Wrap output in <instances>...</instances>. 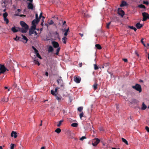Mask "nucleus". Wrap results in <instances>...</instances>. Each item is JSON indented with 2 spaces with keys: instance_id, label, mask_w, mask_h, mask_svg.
Segmentation results:
<instances>
[{
  "instance_id": "69168bd1",
  "label": "nucleus",
  "mask_w": 149,
  "mask_h": 149,
  "mask_svg": "<svg viewBox=\"0 0 149 149\" xmlns=\"http://www.w3.org/2000/svg\"><path fill=\"white\" fill-rule=\"evenodd\" d=\"M34 33L35 34V36L36 35L38 34V33H37V32L36 31H34Z\"/></svg>"
},
{
  "instance_id": "bf43d9fd",
  "label": "nucleus",
  "mask_w": 149,
  "mask_h": 149,
  "mask_svg": "<svg viewBox=\"0 0 149 149\" xmlns=\"http://www.w3.org/2000/svg\"><path fill=\"white\" fill-rule=\"evenodd\" d=\"M45 75L47 77H48V73L47 72H46L45 73Z\"/></svg>"
},
{
  "instance_id": "e433bc0d",
  "label": "nucleus",
  "mask_w": 149,
  "mask_h": 149,
  "mask_svg": "<svg viewBox=\"0 0 149 149\" xmlns=\"http://www.w3.org/2000/svg\"><path fill=\"white\" fill-rule=\"evenodd\" d=\"M32 49L34 50V53L35 54L38 52V51L34 46H32Z\"/></svg>"
},
{
  "instance_id": "7ed1b4c3",
  "label": "nucleus",
  "mask_w": 149,
  "mask_h": 149,
  "mask_svg": "<svg viewBox=\"0 0 149 149\" xmlns=\"http://www.w3.org/2000/svg\"><path fill=\"white\" fill-rule=\"evenodd\" d=\"M0 74L2 73H4L6 71H8V70L6 68L4 65L0 64Z\"/></svg>"
},
{
  "instance_id": "58836bf2",
  "label": "nucleus",
  "mask_w": 149,
  "mask_h": 149,
  "mask_svg": "<svg viewBox=\"0 0 149 149\" xmlns=\"http://www.w3.org/2000/svg\"><path fill=\"white\" fill-rule=\"evenodd\" d=\"M83 107H80L78 108V111L79 112H81L83 109Z\"/></svg>"
},
{
  "instance_id": "864d4df0",
  "label": "nucleus",
  "mask_w": 149,
  "mask_h": 149,
  "mask_svg": "<svg viewBox=\"0 0 149 149\" xmlns=\"http://www.w3.org/2000/svg\"><path fill=\"white\" fill-rule=\"evenodd\" d=\"M143 38H142L141 40V42L142 44L143 45L146 47V44L144 43V42H143Z\"/></svg>"
},
{
  "instance_id": "37998d69",
  "label": "nucleus",
  "mask_w": 149,
  "mask_h": 149,
  "mask_svg": "<svg viewBox=\"0 0 149 149\" xmlns=\"http://www.w3.org/2000/svg\"><path fill=\"white\" fill-rule=\"evenodd\" d=\"M36 27V25H32L31 29H33V30H34L35 29H37Z\"/></svg>"
},
{
  "instance_id": "c03bdc74",
  "label": "nucleus",
  "mask_w": 149,
  "mask_h": 149,
  "mask_svg": "<svg viewBox=\"0 0 149 149\" xmlns=\"http://www.w3.org/2000/svg\"><path fill=\"white\" fill-rule=\"evenodd\" d=\"M4 20L6 22V23L7 24H8L9 22V20L7 18H4Z\"/></svg>"
},
{
  "instance_id": "bb28decb",
  "label": "nucleus",
  "mask_w": 149,
  "mask_h": 149,
  "mask_svg": "<svg viewBox=\"0 0 149 149\" xmlns=\"http://www.w3.org/2000/svg\"><path fill=\"white\" fill-rule=\"evenodd\" d=\"M61 48L60 47H58L56 50V52L55 53V54L57 55H58L59 54V52L60 51Z\"/></svg>"
},
{
  "instance_id": "72a5a7b5",
  "label": "nucleus",
  "mask_w": 149,
  "mask_h": 149,
  "mask_svg": "<svg viewBox=\"0 0 149 149\" xmlns=\"http://www.w3.org/2000/svg\"><path fill=\"white\" fill-rule=\"evenodd\" d=\"M35 54H36V56L38 58H39L40 59H42V58L41 56L39 54L38 52H37V53H36Z\"/></svg>"
},
{
  "instance_id": "b1692460",
  "label": "nucleus",
  "mask_w": 149,
  "mask_h": 149,
  "mask_svg": "<svg viewBox=\"0 0 149 149\" xmlns=\"http://www.w3.org/2000/svg\"><path fill=\"white\" fill-rule=\"evenodd\" d=\"M34 30H33V29H30L29 30V35L31 36L34 33Z\"/></svg>"
},
{
  "instance_id": "cd10ccee",
  "label": "nucleus",
  "mask_w": 149,
  "mask_h": 149,
  "mask_svg": "<svg viewBox=\"0 0 149 149\" xmlns=\"http://www.w3.org/2000/svg\"><path fill=\"white\" fill-rule=\"evenodd\" d=\"M8 98L7 97V98H3L2 99V101L3 102H7L8 101Z\"/></svg>"
},
{
  "instance_id": "4be33fe9",
  "label": "nucleus",
  "mask_w": 149,
  "mask_h": 149,
  "mask_svg": "<svg viewBox=\"0 0 149 149\" xmlns=\"http://www.w3.org/2000/svg\"><path fill=\"white\" fill-rule=\"evenodd\" d=\"M22 39H23L24 40H26L25 43H26L27 42V41H28V39L24 36L22 35Z\"/></svg>"
},
{
  "instance_id": "f3484780",
  "label": "nucleus",
  "mask_w": 149,
  "mask_h": 149,
  "mask_svg": "<svg viewBox=\"0 0 149 149\" xmlns=\"http://www.w3.org/2000/svg\"><path fill=\"white\" fill-rule=\"evenodd\" d=\"M17 30L18 31H19L21 32L22 33H26V31L23 30V29L21 28H18Z\"/></svg>"
},
{
  "instance_id": "13d9d810",
  "label": "nucleus",
  "mask_w": 149,
  "mask_h": 149,
  "mask_svg": "<svg viewBox=\"0 0 149 149\" xmlns=\"http://www.w3.org/2000/svg\"><path fill=\"white\" fill-rule=\"evenodd\" d=\"M58 87H56V88L55 89V91H55V93H56L57 92V90H58Z\"/></svg>"
},
{
  "instance_id": "2eb2a0df",
  "label": "nucleus",
  "mask_w": 149,
  "mask_h": 149,
  "mask_svg": "<svg viewBox=\"0 0 149 149\" xmlns=\"http://www.w3.org/2000/svg\"><path fill=\"white\" fill-rule=\"evenodd\" d=\"M33 62H34L35 64L37 65L38 66L40 65V63L38 61V59L36 60L35 58H33Z\"/></svg>"
},
{
  "instance_id": "aec40b11",
  "label": "nucleus",
  "mask_w": 149,
  "mask_h": 149,
  "mask_svg": "<svg viewBox=\"0 0 149 149\" xmlns=\"http://www.w3.org/2000/svg\"><path fill=\"white\" fill-rule=\"evenodd\" d=\"M121 139L123 142H124L125 144L127 145H128V142L126 139L123 138H121Z\"/></svg>"
},
{
  "instance_id": "9d476101",
  "label": "nucleus",
  "mask_w": 149,
  "mask_h": 149,
  "mask_svg": "<svg viewBox=\"0 0 149 149\" xmlns=\"http://www.w3.org/2000/svg\"><path fill=\"white\" fill-rule=\"evenodd\" d=\"M128 4L127 3L126 1H122L120 5V6L121 7H124V6H128Z\"/></svg>"
},
{
  "instance_id": "f257e3e1",
  "label": "nucleus",
  "mask_w": 149,
  "mask_h": 149,
  "mask_svg": "<svg viewBox=\"0 0 149 149\" xmlns=\"http://www.w3.org/2000/svg\"><path fill=\"white\" fill-rule=\"evenodd\" d=\"M20 23L22 27V28H23V30L25 31L26 32L29 29L28 26L23 21H20Z\"/></svg>"
},
{
  "instance_id": "c9c22d12",
  "label": "nucleus",
  "mask_w": 149,
  "mask_h": 149,
  "mask_svg": "<svg viewBox=\"0 0 149 149\" xmlns=\"http://www.w3.org/2000/svg\"><path fill=\"white\" fill-rule=\"evenodd\" d=\"M69 29L68 28V29L66 30L65 31L64 34V35L65 36H66L68 35V32L69 31Z\"/></svg>"
},
{
  "instance_id": "6e6d98bb",
  "label": "nucleus",
  "mask_w": 149,
  "mask_h": 149,
  "mask_svg": "<svg viewBox=\"0 0 149 149\" xmlns=\"http://www.w3.org/2000/svg\"><path fill=\"white\" fill-rule=\"evenodd\" d=\"M145 129L148 132H149V127H148V126H146L145 127Z\"/></svg>"
},
{
  "instance_id": "9b49d317",
  "label": "nucleus",
  "mask_w": 149,
  "mask_h": 149,
  "mask_svg": "<svg viewBox=\"0 0 149 149\" xmlns=\"http://www.w3.org/2000/svg\"><path fill=\"white\" fill-rule=\"evenodd\" d=\"M17 132H16L13 131L11 132V137L14 136V138H16L17 137Z\"/></svg>"
},
{
  "instance_id": "4d7b16f0",
  "label": "nucleus",
  "mask_w": 149,
  "mask_h": 149,
  "mask_svg": "<svg viewBox=\"0 0 149 149\" xmlns=\"http://www.w3.org/2000/svg\"><path fill=\"white\" fill-rule=\"evenodd\" d=\"M123 61L125 62H127V60L126 58H124L123 59Z\"/></svg>"
},
{
  "instance_id": "de8ad7c7",
  "label": "nucleus",
  "mask_w": 149,
  "mask_h": 149,
  "mask_svg": "<svg viewBox=\"0 0 149 149\" xmlns=\"http://www.w3.org/2000/svg\"><path fill=\"white\" fill-rule=\"evenodd\" d=\"M15 144L12 143L10 145V149H14Z\"/></svg>"
},
{
  "instance_id": "a18cd8bd",
  "label": "nucleus",
  "mask_w": 149,
  "mask_h": 149,
  "mask_svg": "<svg viewBox=\"0 0 149 149\" xmlns=\"http://www.w3.org/2000/svg\"><path fill=\"white\" fill-rule=\"evenodd\" d=\"M8 14L7 13H5L3 15V16L4 18H7L6 17L8 16Z\"/></svg>"
},
{
  "instance_id": "4c0bfd02",
  "label": "nucleus",
  "mask_w": 149,
  "mask_h": 149,
  "mask_svg": "<svg viewBox=\"0 0 149 149\" xmlns=\"http://www.w3.org/2000/svg\"><path fill=\"white\" fill-rule=\"evenodd\" d=\"M63 120H60L59 121V123L57 125V126L58 127H59L60 125H61V123L62 122H63Z\"/></svg>"
},
{
  "instance_id": "6e6552de",
  "label": "nucleus",
  "mask_w": 149,
  "mask_h": 149,
  "mask_svg": "<svg viewBox=\"0 0 149 149\" xmlns=\"http://www.w3.org/2000/svg\"><path fill=\"white\" fill-rule=\"evenodd\" d=\"M74 81L77 83H79L80 82L81 78L79 77H74Z\"/></svg>"
},
{
  "instance_id": "473e14b6",
  "label": "nucleus",
  "mask_w": 149,
  "mask_h": 149,
  "mask_svg": "<svg viewBox=\"0 0 149 149\" xmlns=\"http://www.w3.org/2000/svg\"><path fill=\"white\" fill-rule=\"evenodd\" d=\"M67 38H66V37L65 36H64V37L62 40V41H63V42L64 43V44H65L66 43V42H65V40H67Z\"/></svg>"
},
{
  "instance_id": "2f4dec72",
  "label": "nucleus",
  "mask_w": 149,
  "mask_h": 149,
  "mask_svg": "<svg viewBox=\"0 0 149 149\" xmlns=\"http://www.w3.org/2000/svg\"><path fill=\"white\" fill-rule=\"evenodd\" d=\"M55 91H54L52 90L51 91V94L54 96H56V94L55 93Z\"/></svg>"
},
{
  "instance_id": "7c9ffc66",
  "label": "nucleus",
  "mask_w": 149,
  "mask_h": 149,
  "mask_svg": "<svg viewBox=\"0 0 149 149\" xmlns=\"http://www.w3.org/2000/svg\"><path fill=\"white\" fill-rule=\"evenodd\" d=\"M128 27L131 29H133L135 31H136L137 30L133 26H129Z\"/></svg>"
},
{
  "instance_id": "f704fd0d",
  "label": "nucleus",
  "mask_w": 149,
  "mask_h": 149,
  "mask_svg": "<svg viewBox=\"0 0 149 149\" xmlns=\"http://www.w3.org/2000/svg\"><path fill=\"white\" fill-rule=\"evenodd\" d=\"M20 37H18L16 36V37L15 38H14V39L15 40L17 41H18L20 40Z\"/></svg>"
},
{
  "instance_id": "6ab92c4d",
  "label": "nucleus",
  "mask_w": 149,
  "mask_h": 149,
  "mask_svg": "<svg viewBox=\"0 0 149 149\" xmlns=\"http://www.w3.org/2000/svg\"><path fill=\"white\" fill-rule=\"evenodd\" d=\"M11 30L14 33H16L18 31V30L16 29L15 26L12 27L11 28Z\"/></svg>"
},
{
  "instance_id": "c85d7f7f",
  "label": "nucleus",
  "mask_w": 149,
  "mask_h": 149,
  "mask_svg": "<svg viewBox=\"0 0 149 149\" xmlns=\"http://www.w3.org/2000/svg\"><path fill=\"white\" fill-rule=\"evenodd\" d=\"M61 131V130L59 128H57L55 130V132L59 134Z\"/></svg>"
},
{
  "instance_id": "052dcab7",
  "label": "nucleus",
  "mask_w": 149,
  "mask_h": 149,
  "mask_svg": "<svg viewBox=\"0 0 149 149\" xmlns=\"http://www.w3.org/2000/svg\"><path fill=\"white\" fill-rule=\"evenodd\" d=\"M19 16L20 17H26V15H20Z\"/></svg>"
},
{
  "instance_id": "09e8293b",
  "label": "nucleus",
  "mask_w": 149,
  "mask_h": 149,
  "mask_svg": "<svg viewBox=\"0 0 149 149\" xmlns=\"http://www.w3.org/2000/svg\"><path fill=\"white\" fill-rule=\"evenodd\" d=\"M84 113L83 112H82L81 113H80L79 114V117L81 119L83 116Z\"/></svg>"
},
{
  "instance_id": "3c124183",
  "label": "nucleus",
  "mask_w": 149,
  "mask_h": 149,
  "mask_svg": "<svg viewBox=\"0 0 149 149\" xmlns=\"http://www.w3.org/2000/svg\"><path fill=\"white\" fill-rule=\"evenodd\" d=\"M41 17H42L43 18V19L45 18V17H44L42 16V12H41L39 18H40V19Z\"/></svg>"
},
{
  "instance_id": "dca6fc26",
  "label": "nucleus",
  "mask_w": 149,
  "mask_h": 149,
  "mask_svg": "<svg viewBox=\"0 0 149 149\" xmlns=\"http://www.w3.org/2000/svg\"><path fill=\"white\" fill-rule=\"evenodd\" d=\"M39 21L38 20L34 19L32 22V25H36V24H37L39 22Z\"/></svg>"
},
{
  "instance_id": "f8f14e48",
  "label": "nucleus",
  "mask_w": 149,
  "mask_h": 149,
  "mask_svg": "<svg viewBox=\"0 0 149 149\" xmlns=\"http://www.w3.org/2000/svg\"><path fill=\"white\" fill-rule=\"evenodd\" d=\"M33 6L32 3H28V8L29 9L33 10Z\"/></svg>"
},
{
  "instance_id": "393cba45",
  "label": "nucleus",
  "mask_w": 149,
  "mask_h": 149,
  "mask_svg": "<svg viewBox=\"0 0 149 149\" xmlns=\"http://www.w3.org/2000/svg\"><path fill=\"white\" fill-rule=\"evenodd\" d=\"M56 97V99L59 102H60L61 100V99L62 98L61 97H58L57 95L56 96H55Z\"/></svg>"
},
{
  "instance_id": "a878e982",
  "label": "nucleus",
  "mask_w": 149,
  "mask_h": 149,
  "mask_svg": "<svg viewBox=\"0 0 149 149\" xmlns=\"http://www.w3.org/2000/svg\"><path fill=\"white\" fill-rule=\"evenodd\" d=\"M78 124L76 123H72L71 125L72 126L74 127H77L78 126Z\"/></svg>"
},
{
  "instance_id": "5fc2aeb1",
  "label": "nucleus",
  "mask_w": 149,
  "mask_h": 149,
  "mask_svg": "<svg viewBox=\"0 0 149 149\" xmlns=\"http://www.w3.org/2000/svg\"><path fill=\"white\" fill-rule=\"evenodd\" d=\"M143 3L146 5H148L149 4V2L148 1H143Z\"/></svg>"
},
{
  "instance_id": "e2e57ef3",
  "label": "nucleus",
  "mask_w": 149,
  "mask_h": 149,
  "mask_svg": "<svg viewBox=\"0 0 149 149\" xmlns=\"http://www.w3.org/2000/svg\"><path fill=\"white\" fill-rule=\"evenodd\" d=\"M79 66L80 67H82V63H79Z\"/></svg>"
},
{
  "instance_id": "49530a36",
  "label": "nucleus",
  "mask_w": 149,
  "mask_h": 149,
  "mask_svg": "<svg viewBox=\"0 0 149 149\" xmlns=\"http://www.w3.org/2000/svg\"><path fill=\"white\" fill-rule=\"evenodd\" d=\"M48 23L49 25H51L53 24L54 22L52 20H49Z\"/></svg>"
},
{
  "instance_id": "c756f323",
  "label": "nucleus",
  "mask_w": 149,
  "mask_h": 149,
  "mask_svg": "<svg viewBox=\"0 0 149 149\" xmlns=\"http://www.w3.org/2000/svg\"><path fill=\"white\" fill-rule=\"evenodd\" d=\"M109 63H105L103 64L105 68H108L109 66Z\"/></svg>"
},
{
  "instance_id": "79ce46f5",
  "label": "nucleus",
  "mask_w": 149,
  "mask_h": 149,
  "mask_svg": "<svg viewBox=\"0 0 149 149\" xmlns=\"http://www.w3.org/2000/svg\"><path fill=\"white\" fill-rule=\"evenodd\" d=\"M36 20H38V21H40V18H39V17H38V14L37 13H36Z\"/></svg>"
},
{
  "instance_id": "4468645a",
  "label": "nucleus",
  "mask_w": 149,
  "mask_h": 149,
  "mask_svg": "<svg viewBox=\"0 0 149 149\" xmlns=\"http://www.w3.org/2000/svg\"><path fill=\"white\" fill-rule=\"evenodd\" d=\"M135 26L138 29H140L143 26V25L142 24H140V23L139 22L136 24Z\"/></svg>"
},
{
  "instance_id": "603ef678",
  "label": "nucleus",
  "mask_w": 149,
  "mask_h": 149,
  "mask_svg": "<svg viewBox=\"0 0 149 149\" xmlns=\"http://www.w3.org/2000/svg\"><path fill=\"white\" fill-rule=\"evenodd\" d=\"M86 138L85 136H83L80 138L79 139L80 140L82 141L83 140Z\"/></svg>"
},
{
  "instance_id": "412c9836",
  "label": "nucleus",
  "mask_w": 149,
  "mask_h": 149,
  "mask_svg": "<svg viewBox=\"0 0 149 149\" xmlns=\"http://www.w3.org/2000/svg\"><path fill=\"white\" fill-rule=\"evenodd\" d=\"M95 46L96 47V48H97V49H102V47L101 45L99 44H97L95 45Z\"/></svg>"
},
{
  "instance_id": "ea45409f",
  "label": "nucleus",
  "mask_w": 149,
  "mask_h": 149,
  "mask_svg": "<svg viewBox=\"0 0 149 149\" xmlns=\"http://www.w3.org/2000/svg\"><path fill=\"white\" fill-rule=\"evenodd\" d=\"M139 8H146L145 6L144 5H143V4H141V5H139Z\"/></svg>"
},
{
  "instance_id": "0eeeda50",
  "label": "nucleus",
  "mask_w": 149,
  "mask_h": 149,
  "mask_svg": "<svg viewBox=\"0 0 149 149\" xmlns=\"http://www.w3.org/2000/svg\"><path fill=\"white\" fill-rule=\"evenodd\" d=\"M118 15L121 16L122 17H123L124 15L125 14V13L123 10L121 8H118Z\"/></svg>"
},
{
  "instance_id": "423d86ee",
  "label": "nucleus",
  "mask_w": 149,
  "mask_h": 149,
  "mask_svg": "<svg viewBox=\"0 0 149 149\" xmlns=\"http://www.w3.org/2000/svg\"><path fill=\"white\" fill-rule=\"evenodd\" d=\"M12 63L11 62V61L9 60L7 61L6 63V66L8 68H13V66Z\"/></svg>"
},
{
  "instance_id": "1a4fd4ad",
  "label": "nucleus",
  "mask_w": 149,
  "mask_h": 149,
  "mask_svg": "<svg viewBox=\"0 0 149 149\" xmlns=\"http://www.w3.org/2000/svg\"><path fill=\"white\" fill-rule=\"evenodd\" d=\"M52 44L54 48H58L59 47V45L58 43L54 41H52Z\"/></svg>"
},
{
  "instance_id": "39448f33",
  "label": "nucleus",
  "mask_w": 149,
  "mask_h": 149,
  "mask_svg": "<svg viewBox=\"0 0 149 149\" xmlns=\"http://www.w3.org/2000/svg\"><path fill=\"white\" fill-rule=\"evenodd\" d=\"M142 15L143 17L142 20L143 21H146L148 19H149V15L148 13L143 12L142 13Z\"/></svg>"
},
{
  "instance_id": "a19ab883",
  "label": "nucleus",
  "mask_w": 149,
  "mask_h": 149,
  "mask_svg": "<svg viewBox=\"0 0 149 149\" xmlns=\"http://www.w3.org/2000/svg\"><path fill=\"white\" fill-rule=\"evenodd\" d=\"M94 69L95 70H97L99 68L97 65L95 64L94 65Z\"/></svg>"
},
{
  "instance_id": "8fccbe9b",
  "label": "nucleus",
  "mask_w": 149,
  "mask_h": 149,
  "mask_svg": "<svg viewBox=\"0 0 149 149\" xmlns=\"http://www.w3.org/2000/svg\"><path fill=\"white\" fill-rule=\"evenodd\" d=\"M111 22H110L109 23H108L107 24V29H109V26L111 24Z\"/></svg>"
},
{
  "instance_id": "774afa93",
  "label": "nucleus",
  "mask_w": 149,
  "mask_h": 149,
  "mask_svg": "<svg viewBox=\"0 0 149 149\" xmlns=\"http://www.w3.org/2000/svg\"><path fill=\"white\" fill-rule=\"evenodd\" d=\"M79 34L81 37H82L83 36V34L82 33H79Z\"/></svg>"
},
{
  "instance_id": "f03ea898",
  "label": "nucleus",
  "mask_w": 149,
  "mask_h": 149,
  "mask_svg": "<svg viewBox=\"0 0 149 149\" xmlns=\"http://www.w3.org/2000/svg\"><path fill=\"white\" fill-rule=\"evenodd\" d=\"M132 87L137 91H139V93H141L142 91L141 87L140 84H136L135 86H132Z\"/></svg>"
},
{
  "instance_id": "5701e85b",
  "label": "nucleus",
  "mask_w": 149,
  "mask_h": 149,
  "mask_svg": "<svg viewBox=\"0 0 149 149\" xmlns=\"http://www.w3.org/2000/svg\"><path fill=\"white\" fill-rule=\"evenodd\" d=\"M97 86H98V84L96 83H95L93 85V89L95 90L97 89Z\"/></svg>"
},
{
  "instance_id": "a211bd4d",
  "label": "nucleus",
  "mask_w": 149,
  "mask_h": 149,
  "mask_svg": "<svg viewBox=\"0 0 149 149\" xmlns=\"http://www.w3.org/2000/svg\"><path fill=\"white\" fill-rule=\"evenodd\" d=\"M147 106L144 104V102L142 103V107H141V109L142 110H145L147 108Z\"/></svg>"
},
{
  "instance_id": "680f3d73",
  "label": "nucleus",
  "mask_w": 149,
  "mask_h": 149,
  "mask_svg": "<svg viewBox=\"0 0 149 149\" xmlns=\"http://www.w3.org/2000/svg\"><path fill=\"white\" fill-rule=\"evenodd\" d=\"M42 22L41 23V25L42 26H43V22H44L43 19H42Z\"/></svg>"
},
{
  "instance_id": "0e129e2a",
  "label": "nucleus",
  "mask_w": 149,
  "mask_h": 149,
  "mask_svg": "<svg viewBox=\"0 0 149 149\" xmlns=\"http://www.w3.org/2000/svg\"><path fill=\"white\" fill-rule=\"evenodd\" d=\"M66 22L65 21H64V22L63 23V25L64 26L65 25H66Z\"/></svg>"
},
{
  "instance_id": "338daca9",
  "label": "nucleus",
  "mask_w": 149,
  "mask_h": 149,
  "mask_svg": "<svg viewBox=\"0 0 149 149\" xmlns=\"http://www.w3.org/2000/svg\"><path fill=\"white\" fill-rule=\"evenodd\" d=\"M60 81V79H58L57 80V81L58 84H59V81Z\"/></svg>"
},
{
  "instance_id": "20e7f679",
  "label": "nucleus",
  "mask_w": 149,
  "mask_h": 149,
  "mask_svg": "<svg viewBox=\"0 0 149 149\" xmlns=\"http://www.w3.org/2000/svg\"><path fill=\"white\" fill-rule=\"evenodd\" d=\"M100 140L96 138L93 139L92 141V145L94 146H96L100 142Z\"/></svg>"
},
{
  "instance_id": "ddd939ff",
  "label": "nucleus",
  "mask_w": 149,
  "mask_h": 149,
  "mask_svg": "<svg viewBox=\"0 0 149 149\" xmlns=\"http://www.w3.org/2000/svg\"><path fill=\"white\" fill-rule=\"evenodd\" d=\"M54 48L52 47L51 46H49L48 48V52H52L54 51Z\"/></svg>"
}]
</instances>
